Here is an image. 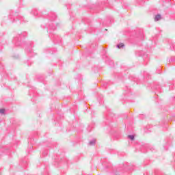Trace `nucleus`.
Instances as JSON below:
<instances>
[{"label":"nucleus","instance_id":"3","mask_svg":"<svg viewBox=\"0 0 175 175\" xmlns=\"http://www.w3.org/2000/svg\"><path fill=\"white\" fill-rule=\"evenodd\" d=\"M124 46V44H118V47L119 48V49H121V47H123Z\"/></svg>","mask_w":175,"mask_h":175},{"label":"nucleus","instance_id":"1","mask_svg":"<svg viewBox=\"0 0 175 175\" xmlns=\"http://www.w3.org/2000/svg\"><path fill=\"white\" fill-rule=\"evenodd\" d=\"M161 20V15H157L154 18V21H159Z\"/></svg>","mask_w":175,"mask_h":175},{"label":"nucleus","instance_id":"2","mask_svg":"<svg viewBox=\"0 0 175 175\" xmlns=\"http://www.w3.org/2000/svg\"><path fill=\"white\" fill-rule=\"evenodd\" d=\"M128 137L131 140H135V136L134 135H129Z\"/></svg>","mask_w":175,"mask_h":175},{"label":"nucleus","instance_id":"4","mask_svg":"<svg viewBox=\"0 0 175 175\" xmlns=\"http://www.w3.org/2000/svg\"><path fill=\"white\" fill-rule=\"evenodd\" d=\"M0 113H1V114H3L5 113V109H0Z\"/></svg>","mask_w":175,"mask_h":175}]
</instances>
